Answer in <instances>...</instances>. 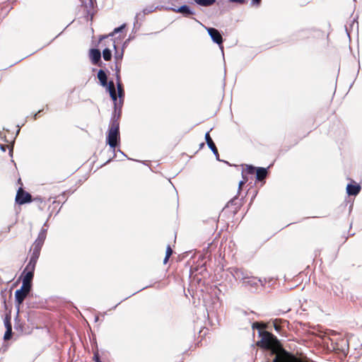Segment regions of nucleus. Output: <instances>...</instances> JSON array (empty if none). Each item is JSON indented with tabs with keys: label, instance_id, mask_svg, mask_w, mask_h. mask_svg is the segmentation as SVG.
Wrapping results in <instances>:
<instances>
[{
	"label": "nucleus",
	"instance_id": "28",
	"mask_svg": "<svg viewBox=\"0 0 362 362\" xmlns=\"http://www.w3.org/2000/svg\"><path fill=\"white\" fill-rule=\"evenodd\" d=\"M230 2L238 3L240 4H243L245 3V0H230Z\"/></svg>",
	"mask_w": 362,
	"mask_h": 362
},
{
	"label": "nucleus",
	"instance_id": "26",
	"mask_svg": "<svg viewBox=\"0 0 362 362\" xmlns=\"http://www.w3.org/2000/svg\"><path fill=\"white\" fill-rule=\"evenodd\" d=\"M124 28V25H122L119 28H115L114 31L112 32V33L110 34V35H114V34L120 32Z\"/></svg>",
	"mask_w": 362,
	"mask_h": 362
},
{
	"label": "nucleus",
	"instance_id": "12",
	"mask_svg": "<svg viewBox=\"0 0 362 362\" xmlns=\"http://www.w3.org/2000/svg\"><path fill=\"white\" fill-rule=\"evenodd\" d=\"M28 295V293H25L21 289L17 290L15 293L16 301L18 303V304H21Z\"/></svg>",
	"mask_w": 362,
	"mask_h": 362
},
{
	"label": "nucleus",
	"instance_id": "32",
	"mask_svg": "<svg viewBox=\"0 0 362 362\" xmlns=\"http://www.w3.org/2000/svg\"><path fill=\"white\" fill-rule=\"evenodd\" d=\"M42 112V110H39L34 116V119H37V115Z\"/></svg>",
	"mask_w": 362,
	"mask_h": 362
},
{
	"label": "nucleus",
	"instance_id": "29",
	"mask_svg": "<svg viewBox=\"0 0 362 362\" xmlns=\"http://www.w3.org/2000/svg\"><path fill=\"white\" fill-rule=\"evenodd\" d=\"M247 182V179L243 177V180L239 182V189H241L242 186Z\"/></svg>",
	"mask_w": 362,
	"mask_h": 362
},
{
	"label": "nucleus",
	"instance_id": "11",
	"mask_svg": "<svg viewBox=\"0 0 362 362\" xmlns=\"http://www.w3.org/2000/svg\"><path fill=\"white\" fill-rule=\"evenodd\" d=\"M267 174H268V171H267V168H260V167L257 168L256 178L257 180H259V181L264 180L267 177Z\"/></svg>",
	"mask_w": 362,
	"mask_h": 362
},
{
	"label": "nucleus",
	"instance_id": "1",
	"mask_svg": "<svg viewBox=\"0 0 362 362\" xmlns=\"http://www.w3.org/2000/svg\"><path fill=\"white\" fill-rule=\"evenodd\" d=\"M119 141V122L118 118L114 117L108 129L107 144H108L111 148L115 149L118 146Z\"/></svg>",
	"mask_w": 362,
	"mask_h": 362
},
{
	"label": "nucleus",
	"instance_id": "33",
	"mask_svg": "<svg viewBox=\"0 0 362 362\" xmlns=\"http://www.w3.org/2000/svg\"><path fill=\"white\" fill-rule=\"evenodd\" d=\"M280 327H281L280 325H277L274 324V328L276 330H279Z\"/></svg>",
	"mask_w": 362,
	"mask_h": 362
},
{
	"label": "nucleus",
	"instance_id": "15",
	"mask_svg": "<svg viewBox=\"0 0 362 362\" xmlns=\"http://www.w3.org/2000/svg\"><path fill=\"white\" fill-rule=\"evenodd\" d=\"M177 13H182L185 16L188 17L192 14L194 12L192 11L189 7L187 5L182 6L179 7L177 10H175Z\"/></svg>",
	"mask_w": 362,
	"mask_h": 362
},
{
	"label": "nucleus",
	"instance_id": "18",
	"mask_svg": "<svg viewBox=\"0 0 362 362\" xmlns=\"http://www.w3.org/2000/svg\"><path fill=\"white\" fill-rule=\"evenodd\" d=\"M103 57L105 61H110L112 58V53L110 49H109L108 48L105 49L103 51Z\"/></svg>",
	"mask_w": 362,
	"mask_h": 362
},
{
	"label": "nucleus",
	"instance_id": "31",
	"mask_svg": "<svg viewBox=\"0 0 362 362\" xmlns=\"http://www.w3.org/2000/svg\"><path fill=\"white\" fill-rule=\"evenodd\" d=\"M6 329H8V327L12 328L11 324L9 321L6 322Z\"/></svg>",
	"mask_w": 362,
	"mask_h": 362
},
{
	"label": "nucleus",
	"instance_id": "3",
	"mask_svg": "<svg viewBox=\"0 0 362 362\" xmlns=\"http://www.w3.org/2000/svg\"><path fill=\"white\" fill-rule=\"evenodd\" d=\"M15 201L18 204L23 205L33 202V197L30 193L20 187L17 190Z\"/></svg>",
	"mask_w": 362,
	"mask_h": 362
},
{
	"label": "nucleus",
	"instance_id": "17",
	"mask_svg": "<svg viewBox=\"0 0 362 362\" xmlns=\"http://www.w3.org/2000/svg\"><path fill=\"white\" fill-rule=\"evenodd\" d=\"M257 168L251 165H246L245 167L243 168V173H246L247 174L253 175L256 173Z\"/></svg>",
	"mask_w": 362,
	"mask_h": 362
},
{
	"label": "nucleus",
	"instance_id": "13",
	"mask_svg": "<svg viewBox=\"0 0 362 362\" xmlns=\"http://www.w3.org/2000/svg\"><path fill=\"white\" fill-rule=\"evenodd\" d=\"M117 93L119 97V107L122 105L124 97V90L123 88L122 83H117Z\"/></svg>",
	"mask_w": 362,
	"mask_h": 362
},
{
	"label": "nucleus",
	"instance_id": "7",
	"mask_svg": "<svg viewBox=\"0 0 362 362\" xmlns=\"http://www.w3.org/2000/svg\"><path fill=\"white\" fill-rule=\"evenodd\" d=\"M232 274L236 279L242 280L249 279L247 272H245L243 269L241 268H233Z\"/></svg>",
	"mask_w": 362,
	"mask_h": 362
},
{
	"label": "nucleus",
	"instance_id": "20",
	"mask_svg": "<svg viewBox=\"0 0 362 362\" xmlns=\"http://www.w3.org/2000/svg\"><path fill=\"white\" fill-rule=\"evenodd\" d=\"M252 329H257L260 331H263L262 329L266 328V325L262 322H255L252 325Z\"/></svg>",
	"mask_w": 362,
	"mask_h": 362
},
{
	"label": "nucleus",
	"instance_id": "22",
	"mask_svg": "<svg viewBox=\"0 0 362 362\" xmlns=\"http://www.w3.org/2000/svg\"><path fill=\"white\" fill-rule=\"evenodd\" d=\"M31 286H32L31 284L25 283V282L23 281L21 288L20 289L25 291V293H29L30 291V289H31Z\"/></svg>",
	"mask_w": 362,
	"mask_h": 362
},
{
	"label": "nucleus",
	"instance_id": "21",
	"mask_svg": "<svg viewBox=\"0 0 362 362\" xmlns=\"http://www.w3.org/2000/svg\"><path fill=\"white\" fill-rule=\"evenodd\" d=\"M31 286H32L31 284L25 283V282L23 281L21 288L20 289L25 291V293H29L30 291V289H31Z\"/></svg>",
	"mask_w": 362,
	"mask_h": 362
},
{
	"label": "nucleus",
	"instance_id": "36",
	"mask_svg": "<svg viewBox=\"0 0 362 362\" xmlns=\"http://www.w3.org/2000/svg\"><path fill=\"white\" fill-rule=\"evenodd\" d=\"M113 47L114 48H116V45H115V43L113 44Z\"/></svg>",
	"mask_w": 362,
	"mask_h": 362
},
{
	"label": "nucleus",
	"instance_id": "16",
	"mask_svg": "<svg viewBox=\"0 0 362 362\" xmlns=\"http://www.w3.org/2000/svg\"><path fill=\"white\" fill-rule=\"evenodd\" d=\"M194 2L202 6H212L215 2L216 0H194Z\"/></svg>",
	"mask_w": 362,
	"mask_h": 362
},
{
	"label": "nucleus",
	"instance_id": "30",
	"mask_svg": "<svg viewBox=\"0 0 362 362\" xmlns=\"http://www.w3.org/2000/svg\"><path fill=\"white\" fill-rule=\"evenodd\" d=\"M243 283L244 284H252V281L250 280V278L249 277L248 279L243 280Z\"/></svg>",
	"mask_w": 362,
	"mask_h": 362
},
{
	"label": "nucleus",
	"instance_id": "23",
	"mask_svg": "<svg viewBox=\"0 0 362 362\" xmlns=\"http://www.w3.org/2000/svg\"><path fill=\"white\" fill-rule=\"evenodd\" d=\"M11 334H12V328L8 327L4 334V339L5 340L10 339L11 337Z\"/></svg>",
	"mask_w": 362,
	"mask_h": 362
},
{
	"label": "nucleus",
	"instance_id": "25",
	"mask_svg": "<svg viewBox=\"0 0 362 362\" xmlns=\"http://www.w3.org/2000/svg\"><path fill=\"white\" fill-rule=\"evenodd\" d=\"M93 360L95 362H102L100 358V356L98 351L95 352L93 354Z\"/></svg>",
	"mask_w": 362,
	"mask_h": 362
},
{
	"label": "nucleus",
	"instance_id": "27",
	"mask_svg": "<svg viewBox=\"0 0 362 362\" xmlns=\"http://www.w3.org/2000/svg\"><path fill=\"white\" fill-rule=\"evenodd\" d=\"M116 81H117V83H122V81H121V77H120V74H119V70L118 69L117 73H116Z\"/></svg>",
	"mask_w": 362,
	"mask_h": 362
},
{
	"label": "nucleus",
	"instance_id": "8",
	"mask_svg": "<svg viewBox=\"0 0 362 362\" xmlns=\"http://www.w3.org/2000/svg\"><path fill=\"white\" fill-rule=\"evenodd\" d=\"M90 57L93 64H98L101 59L100 51L98 49H91L90 50Z\"/></svg>",
	"mask_w": 362,
	"mask_h": 362
},
{
	"label": "nucleus",
	"instance_id": "14",
	"mask_svg": "<svg viewBox=\"0 0 362 362\" xmlns=\"http://www.w3.org/2000/svg\"><path fill=\"white\" fill-rule=\"evenodd\" d=\"M98 78L100 81V84L103 86H108L107 77V75H106L105 72L103 70L100 69V70L98 71Z\"/></svg>",
	"mask_w": 362,
	"mask_h": 362
},
{
	"label": "nucleus",
	"instance_id": "24",
	"mask_svg": "<svg viewBox=\"0 0 362 362\" xmlns=\"http://www.w3.org/2000/svg\"><path fill=\"white\" fill-rule=\"evenodd\" d=\"M33 202H37L40 206L43 204V206H42V209L45 206V202L44 200L40 198V197H35V198H33Z\"/></svg>",
	"mask_w": 362,
	"mask_h": 362
},
{
	"label": "nucleus",
	"instance_id": "9",
	"mask_svg": "<svg viewBox=\"0 0 362 362\" xmlns=\"http://www.w3.org/2000/svg\"><path fill=\"white\" fill-rule=\"evenodd\" d=\"M205 139H206V142L208 146L209 147V148L213 151V153L216 156H218V149H217L214 142L213 141L209 132L205 134Z\"/></svg>",
	"mask_w": 362,
	"mask_h": 362
},
{
	"label": "nucleus",
	"instance_id": "2",
	"mask_svg": "<svg viewBox=\"0 0 362 362\" xmlns=\"http://www.w3.org/2000/svg\"><path fill=\"white\" fill-rule=\"evenodd\" d=\"M47 232L46 230L42 229L38 234V236L34 243L33 244L30 252L31 256L29 262L37 263V261L40 257V251L44 242L46 239Z\"/></svg>",
	"mask_w": 362,
	"mask_h": 362
},
{
	"label": "nucleus",
	"instance_id": "6",
	"mask_svg": "<svg viewBox=\"0 0 362 362\" xmlns=\"http://www.w3.org/2000/svg\"><path fill=\"white\" fill-rule=\"evenodd\" d=\"M107 90L110 93V95L112 100L114 101L115 107H119V100H117V95L116 93L115 83L112 81L108 82Z\"/></svg>",
	"mask_w": 362,
	"mask_h": 362
},
{
	"label": "nucleus",
	"instance_id": "4",
	"mask_svg": "<svg viewBox=\"0 0 362 362\" xmlns=\"http://www.w3.org/2000/svg\"><path fill=\"white\" fill-rule=\"evenodd\" d=\"M36 264L28 262L26 265L23 274H25L23 281L25 283H29L32 284V281L34 276V271L35 269Z\"/></svg>",
	"mask_w": 362,
	"mask_h": 362
},
{
	"label": "nucleus",
	"instance_id": "19",
	"mask_svg": "<svg viewBox=\"0 0 362 362\" xmlns=\"http://www.w3.org/2000/svg\"><path fill=\"white\" fill-rule=\"evenodd\" d=\"M173 252L171 247L170 245H168L167 248H166L165 257L163 260L164 264H166L168 262V261L170 257L172 255Z\"/></svg>",
	"mask_w": 362,
	"mask_h": 362
},
{
	"label": "nucleus",
	"instance_id": "35",
	"mask_svg": "<svg viewBox=\"0 0 362 362\" xmlns=\"http://www.w3.org/2000/svg\"><path fill=\"white\" fill-rule=\"evenodd\" d=\"M204 146V143H202V144H200L201 148H202V147H203Z\"/></svg>",
	"mask_w": 362,
	"mask_h": 362
},
{
	"label": "nucleus",
	"instance_id": "34",
	"mask_svg": "<svg viewBox=\"0 0 362 362\" xmlns=\"http://www.w3.org/2000/svg\"><path fill=\"white\" fill-rule=\"evenodd\" d=\"M254 3H256V4H259L261 0H252Z\"/></svg>",
	"mask_w": 362,
	"mask_h": 362
},
{
	"label": "nucleus",
	"instance_id": "5",
	"mask_svg": "<svg viewBox=\"0 0 362 362\" xmlns=\"http://www.w3.org/2000/svg\"><path fill=\"white\" fill-rule=\"evenodd\" d=\"M207 31L214 42L217 43L218 45H221L223 43L222 35L217 29L214 28H207Z\"/></svg>",
	"mask_w": 362,
	"mask_h": 362
},
{
	"label": "nucleus",
	"instance_id": "10",
	"mask_svg": "<svg viewBox=\"0 0 362 362\" xmlns=\"http://www.w3.org/2000/svg\"><path fill=\"white\" fill-rule=\"evenodd\" d=\"M361 190V187L358 185L349 184L346 187V192L349 195H357Z\"/></svg>",
	"mask_w": 362,
	"mask_h": 362
}]
</instances>
